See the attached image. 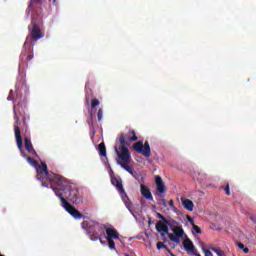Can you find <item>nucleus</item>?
<instances>
[{
    "instance_id": "nucleus-1",
    "label": "nucleus",
    "mask_w": 256,
    "mask_h": 256,
    "mask_svg": "<svg viewBox=\"0 0 256 256\" xmlns=\"http://www.w3.org/2000/svg\"><path fill=\"white\" fill-rule=\"evenodd\" d=\"M69 187H70L69 189L63 190L61 189V186H58V188L52 186V191H54L56 197L60 199L61 207H63L65 211L69 213V215L74 217V219H78V220L85 219V216L81 214V212H79V210H77L75 206L71 205V203H73L74 205H79V203H81L82 199H81V195H79V190L72 189L71 182H69ZM61 191L63 193H67V191H69V195L66 196V199L65 197H63V193H61ZM67 199L71 203L67 202Z\"/></svg>"
},
{
    "instance_id": "nucleus-2",
    "label": "nucleus",
    "mask_w": 256,
    "mask_h": 256,
    "mask_svg": "<svg viewBox=\"0 0 256 256\" xmlns=\"http://www.w3.org/2000/svg\"><path fill=\"white\" fill-rule=\"evenodd\" d=\"M120 147H115V153L118 156V165L125 169L127 173H130L133 177H135V171H133V167L129 166L131 163V153L129 152V142H127V136L125 134H120L119 136Z\"/></svg>"
},
{
    "instance_id": "nucleus-3",
    "label": "nucleus",
    "mask_w": 256,
    "mask_h": 256,
    "mask_svg": "<svg viewBox=\"0 0 256 256\" xmlns=\"http://www.w3.org/2000/svg\"><path fill=\"white\" fill-rule=\"evenodd\" d=\"M28 30L31 41L30 43H24V51L20 55V58L25 59L26 57V60L33 61V47L35 46V43H37V41L45 37V34L41 32V28H39V25H37V22H35V20H32V26H28Z\"/></svg>"
},
{
    "instance_id": "nucleus-4",
    "label": "nucleus",
    "mask_w": 256,
    "mask_h": 256,
    "mask_svg": "<svg viewBox=\"0 0 256 256\" xmlns=\"http://www.w3.org/2000/svg\"><path fill=\"white\" fill-rule=\"evenodd\" d=\"M36 170L37 173H40V175L44 174L47 177L48 181L51 183V187H53V185H57V187H61L62 191L70 188L69 180L62 175L49 173L47 164L45 162H42L41 165L39 164Z\"/></svg>"
},
{
    "instance_id": "nucleus-5",
    "label": "nucleus",
    "mask_w": 256,
    "mask_h": 256,
    "mask_svg": "<svg viewBox=\"0 0 256 256\" xmlns=\"http://www.w3.org/2000/svg\"><path fill=\"white\" fill-rule=\"evenodd\" d=\"M81 228L86 231V235H88L91 241H100V243L104 245L105 241H103L102 237L105 233V226L97 221H94L92 224H90L89 221H83Z\"/></svg>"
},
{
    "instance_id": "nucleus-6",
    "label": "nucleus",
    "mask_w": 256,
    "mask_h": 256,
    "mask_svg": "<svg viewBox=\"0 0 256 256\" xmlns=\"http://www.w3.org/2000/svg\"><path fill=\"white\" fill-rule=\"evenodd\" d=\"M14 135L16 139L17 147L20 151V153H23V138L21 137V128L19 127V123H21V120L19 118V115H17V106H14Z\"/></svg>"
},
{
    "instance_id": "nucleus-7",
    "label": "nucleus",
    "mask_w": 256,
    "mask_h": 256,
    "mask_svg": "<svg viewBox=\"0 0 256 256\" xmlns=\"http://www.w3.org/2000/svg\"><path fill=\"white\" fill-rule=\"evenodd\" d=\"M111 183L116 187L123 203L126 205L127 209H129V196L127 195V192H125V188H123V180L121 178H112Z\"/></svg>"
},
{
    "instance_id": "nucleus-8",
    "label": "nucleus",
    "mask_w": 256,
    "mask_h": 256,
    "mask_svg": "<svg viewBox=\"0 0 256 256\" xmlns=\"http://www.w3.org/2000/svg\"><path fill=\"white\" fill-rule=\"evenodd\" d=\"M105 231V239L108 241V247L109 249L115 251V240L119 239V231H117V229H115L113 226L106 228Z\"/></svg>"
},
{
    "instance_id": "nucleus-9",
    "label": "nucleus",
    "mask_w": 256,
    "mask_h": 256,
    "mask_svg": "<svg viewBox=\"0 0 256 256\" xmlns=\"http://www.w3.org/2000/svg\"><path fill=\"white\" fill-rule=\"evenodd\" d=\"M133 149L136 153H140L144 157H151V146H149V142L146 141L143 145V141H138L133 144Z\"/></svg>"
},
{
    "instance_id": "nucleus-10",
    "label": "nucleus",
    "mask_w": 256,
    "mask_h": 256,
    "mask_svg": "<svg viewBox=\"0 0 256 256\" xmlns=\"http://www.w3.org/2000/svg\"><path fill=\"white\" fill-rule=\"evenodd\" d=\"M172 231L174 234H168L170 241H173V243H179L183 235H185V230H183V227L181 226H175L172 228Z\"/></svg>"
},
{
    "instance_id": "nucleus-11",
    "label": "nucleus",
    "mask_w": 256,
    "mask_h": 256,
    "mask_svg": "<svg viewBox=\"0 0 256 256\" xmlns=\"http://www.w3.org/2000/svg\"><path fill=\"white\" fill-rule=\"evenodd\" d=\"M43 4L42 0H30L28 6V12L35 11V13H41V5Z\"/></svg>"
},
{
    "instance_id": "nucleus-12",
    "label": "nucleus",
    "mask_w": 256,
    "mask_h": 256,
    "mask_svg": "<svg viewBox=\"0 0 256 256\" xmlns=\"http://www.w3.org/2000/svg\"><path fill=\"white\" fill-rule=\"evenodd\" d=\"M24 146L26 151L33 157H38L37 152L35 151V148H33V143H31V139L29 137H24Z\"/></svg>"
},
{
    "instance_id": "nucleus-13",
    "label": "nucleus",
    "mask_w": 256,
    "mask_h": 256,
    "mask_svg": "<svg viewBox=\"0 0 256 256\" xmlns=\"http://www.w3.org/2000/svg\"><path fill=\"white\" fill-rule=\"evenodd\" d=\"M183 247L185 249V251L187 253H189L191 255V253H195V245L193 244V242L191 241V239L186 238L183 241Z\"/></svg>"
},
{
    "instance_id": "nucleus-14",
    "label": "nucleus",
    "mask_w": 256,
    "mask_h": 256,
    "mask_svg": "<svg viewBox=\"0 0 256 256\" xmlns=\"http://www.w3.org/2000/svg\"><path fill=\"white\" fill-rule=\"evenodd\" d=\"M155 183L158 191L156 195L159 196V193H165V183H163L161 176H155Z\"/></svg>"
},
{
    "instance_id": "nucleus-15",
    "label": "nucleus",
    "mask_w": 256,
    "mask_h": 256,
    "mask_svg": "<svg viewBox=\"0 0 256 256\" xmlns=\"http://www.w3.org/2000/svg\"><path fill=\"white\" fill-rule=\"evenodd\" d=\"M141 195L144 196L148 201H153V194H151V190L145 186L144 184L140 185Z\"/></svg>"
},
{
    "instance_id": "nucleus-16",
    "label": "nucleus",
    "mask_w": 256,
    "mask_h": 256,
    "mask_svg": "<svg viewBox=\"0 0 256 256\" xmlns=\"http://www.w3.org/2000/svg\"><path fill=\"white\" fill-rule=\"evenodd\" d=\"M156 231H158V233H165L166 235H169V224L159 221L156 224Z\"/></svg>"
},
{
    "instance_id": "nucleus-17",
    "label": "nucleus",
    "mask_w": 256,
    "mask_h": 256,
    "mask_svg": "<svg viewBox=\"0 0 256 256\" xmlns=\"http://www.w3.org/2000/svg\"><path fill=\"white\" fill-rule=\"evenodd\" d=\"M21 153V156L24 157V159H27V162L32 166L34 167V169H37L39 167V162H37V160L31 158V157H28L22 150Z\"/></svg>"
},
{
    "instance_id": "nucleus-18",
    "label": "nucleus",
    "mask_w": 256,
    "mask_h": 256,
    "mask_svg": "<svg viewBox=\"0 0 256 256\" xmlns=\"http://www.w3.org/2000/svg\"><path fill=\"white\" fill-rule=\"evenodd\" d=\"M182 205L187 211H193V208L195 207V204H193V201L190 199H184L182 200Z\"/></svg>"
},
{
    "instance_id": "nucleus-19",
    "label": "nucleus",
    "mask_w": 256,
    "mask_h": 256,
    "mask_svg": "<svg viewBox=\"0 0 256 256\" xmlns=\"http://www.w3.org/2000/svg\"><path fill=\"white\" fill-rule=\"evenodd\" d=\"M98 152L100 157H107V147H105V142H101L98 145Z\"/></svg>"
},
{
    "instance_id": "nucleus-20",
    "label": "nucleus",
    "mask_w": 256,
    "mask_h": 256,
    "mask_svg": "<svg viewBox=\"0 0 256 256\" xmlns=\"http://www.w3.org/2000/svg\"><path fill=\"white\" fill-rule=\"evenodd\" d=\"M125 133H122V135H124ZM130 135H133L132 137H127V134H125L126 136V143L127 141H138L139 140V137H137V135H135V130H131L129 132Z\"/></svg>"
},
{
    "instance_id": "nucleus-21",
    "label": "nucleus",
    "mask_w": 256,
    "mask_h": 256,
    "mask_svg": "<svg viewBox=\"0 0 256 256\" xmlns=\"http://www.w3.org/2000/svg\"><path fill=\"white\" fill-rule=\"evenodd\" d=\"M207 174L205 173H198V177L197 180L199 181V183H205L207 182Z\"/></svg>"
},
{
    "instance_id": "nucleus-22",
    "label": "nucleus",
    "mask_w": 256,
    "mask_h": 256,
    "mask_svg": "<svg viewBox=\"0 0 256 256\" xmlns=\"http://www.w3.org/2000/svg\"><path fill=\"white\" fill-rule=\"evenodd\" d=\"M220 189H223V191H225V193L228 197H229V195H231V188L229 187L228 182H226L225 186H221Z\"/></svg>"
},
{
    "instance_id": "nucleus-23",
    "label": "nucleus",
    "mask_w": 256,
    "mask_h": 256,
    "mask_svg": "<svg viewBox=\"0 0 256 256\" xmlns=\"http://www.w3.org/2000/svg\"><path fill=\"white\" fill-rule=\"evenodd\" d=\"M157 217L158 219H161L163 223H165L166 225H171V223H169V220H167V218H165V216H163V214L161 213H157Z\"/></svg>"
},
{
    "instance_id": "nucleus-24",
    "label": "nucleus",
    "mask_w": 256,
    "mask_h": 256,
    "mask_svg": "<svg viewBox=\"0 0 256 256\" xmlns=\"http://www.w3.org/2000/svg\"><path fill=\"white\" fill-rule=\"evenodd\" d=\"M192 233H196L197 235H201V228L199 227V226H197V225H195V224H193V226H192Z\"/></svg>"
},
{
    "instance_id": "nucleus-25",
    "label": "nucleus",
    "mask_w": 256,
    "mask_h": 256,
    "mask_svg": "<svg viewBox=\"0 0 256 256\" xmlns=\"http://www.w3.org/2000/svg\"><path fill=\"white\" fill-rule=\"evenodd\" d=\"M98 105H99V99L97 98L92 99V102H91L92 109H95V107H98Z\"/></svg>"
},
{
    "instance_id": "nucleus-26",
    "label": "nucleus",
    "mask_w": 256,
    "mask_h": 256,
    "mask_svg": "<svg viewBox=\"0 0 256 256\" xmlns=\"http://www.w3.org/2000/svg\"><path fill=\"white\" fill-rule=\"evenodd\" d=\"M211 250L214 253H216V255H218V256H223L224 255L223 251L221 249H219V248H211Z\"/></svg>"
},
{
    "instance_id": "nucleus-27",
    "label": "nucleus",
    "mask_w": 256,
    "mask_h": 256,
    "mask_svg": "<svg viewBox=\"0 0 256 256\" xmlns=\"http://www.w3.org/2000/svg\"><path fill=\"white\" fill-rule=\"evenodd\" d=\"M98 121H101L103 119V109L99 108L97 113Z\"/></svg>"
},
{
    "instance_id": "nucleus-28",
    "label": "nucleus",
    "mask_w": 256,
    "mask_h": 256,
    "mask_svg": "<svg viewBox=\"0 0 256 256\" xmlns=\"http://www.w3.org/2000/svg\"><path fill=\"white\" fill-rule=\"evenodd\" d=\"M157 249H165L166 245L163 242H158L156 244Z\"/></svg>"
},
{
    "instance_id": "nucleus-29",
    "label": "nucleus",
    "mask_w": 256,
    "mask_h": 256,
    "mask_svg": "<svg viewBox=\"0 0 256 256\" xmlns=\"http://www.w3.org/2000/svg\"><path fill=\"white\" fill-rule=\"evenodd\" d=\"M85 99H86V103L89 105V101H90L91 97L89 96V92L88 91H86Z\"/></svg>"
},
{
    "instance_id": "nucleus-30",
    "label": "nucleus",
    "mask_w": 256,
    "mask_h": 256,
    "mask_svg": "<svg viewBox=\"0 0 256 256\" xmlns=\"http://www.w3.org/2000/svg\"><path fill=\"white\" fill-rule=\"evenodd\" d=\"M188 222L191 223L192 227L195 225V221L191 218V216H187Z\"/></svg>"
},
{
    "instance_id": "nucleus-31",
    "label": "nucleus",
    "mask_w": 256,
    "mask_h": 256,
    "mask_svg": "<svg viewBox=\"0 0 256 256\" xmlns=\"http://www.w3.org/2000/svg\"><path fill=\"white\" fill-rule=\"evenodd\" d=\"M204 255H205V256H213V253L210 252V250H205V251H204Z\"/></svg>"
},
{
    "instance_id": "nucleus-32",
    "label": "nucleus",
    "mask_w": 256,
    "mask_h": 256,
    "mask_svg": "<svg viewBox=\"0 0 256 256\" xmlns=\"http://www.w3.org/2000/svg\"><path fill=\"white\" fill-rule=\"evenodd\" d=\"M250 219H251V221H252L253 223H256V216H255V215L251 214V215H250Z\"/></svg>"
},
{
    "instance_id": "nucleus-33",
    "label": "nucleus",
    "mask_w": 256,
    "mask_h": 256,
    "mask_svg": "<svg viewBox=\"0 0 256 256\" xmlns=\"http://www.w3.org/2000/svg\"><path fill=\"white\" fill-rule=\"evenodd\" d=\"M237 246H238V249H245V244L243 243H238Z\"/></svg>"
},
{
    "instance_id": "nucleus-34",
    "label": "nucleus",
    "mask_w": 256,
    "mask_h": 256,
    "mask_svg": "<svg viewBox=\"0 0 256 256\" xmlns=\"http://www.w3.org/2000/svg\"><path fill=\"white\" fill-rule=\"evenodd\" d=\"M161 203L164 207H167V200L161 199Z\"/></svg>"
},
{
    "instance_id": "nucleus-35",
    "label": "nucleus",
    "mask_w": 256,
    "mask_h": 256,
    "mask_svg": "<svg viewBox=\"0 0 256 256\" xmlns=\"http://www.w3.org/2000/svg\"><path fill=\"white\" fill-rule=\"evenodd\" d=\"M164 249L169 253V255H171V250L169 249V247L165 246Z\"/></svg>"
},
{
    "instance_id": "nucleus-36",
    "label": "nucleus",
    "mask_w": 256,
    "mask_h": 256,
    "mask_svg": "<svg viewBox=\"0 0 256 256\" xmlns=\"http://www.w3.org/2000/svg\"><path fill=\"white\" fill-rule=\"evenodd\" d=\"M190 255L201 256V254L197 253V250H194V253H191Z\"/></svg>"
},
{
    "instance_id": "nucleus-37",
    "label": "nucleus",
    "mask_w": 256,
    "mask_h": 256,
    "mask_svg": "<svg viewBox=\"0 0 256 256\" xmlns=\"http://www.w3.org/2000/svg\"><path fill=\"white\" fill-rule=\"evenodd\" d=\"M169 205H170V207H173V205H175V202L173 200H170Z\"/></svg>"
},
{
    "instance_id": "nucleus-38",
    "label": "nucleus",
    "mask_w": 256,
    "mask_h": 256,
    "mask_svg": "<svg viewBox=\"0 0 256 256\" xmlns=\"http://www.w3.org/2000/svg\"><path fill=\"white\" fill-rule=\"evenodd\" d=\"M243 253H249V248H243Z\"/></svg>"
},
{
    "instance_id": "nucleus-39",
    "label": "nucleus",
    "mask_w": 256,
    "mask_h": 256,
    "mask_svg": "<svg viewBox=\"0 0 256 256\" xmlns=\"http://www.w3.org/2000/svg\"><path fill=\"white\" fill-rule=\"evenodd\" d=\"M22 121H23V123L25 125V123H27V118L23 117Z\"/></svg>"
},
{
    "instance_id": "nucleus-40",
    "label": "nucleus",
    "mask_w": 256,
    "mask_h": 256,
    "mask_svg": "<svg viewBox=\"0 0 256 256\" xmlns=\"http://www.w3.org/2000/svg\"><path fill=\"white\" fill-rule=\"evenodd\" d=\"M89 125H93V118L90 119V121L88 122Z\"/></svg>"
},
{
    "instance_id": "nucleus-41",
    "label": "nucleus",
    "mask_w": 256,
    "mask_h": 256,
    "mask_svg": "<svg viewBox=\"0 0 256 256\" xmlns=\"http://www.w3.org/2000/svg\"><path fill=\"white\" fill-rule=\"evenodd\" d=\"M42 187H48V185L45 182H43Z\"/></svg>"
},
{
    "instance_id": "nucleus-42",
    "label": "nucleus",
    "mask_w": 256,
    "mask_h": 256,
    "mask_svg": "<svg viewBox=\"0 0 256 256\" xmlns=\"http://www.w3.org/2000/svg\"><path fill=\"white\" fill-rule=\"evenodd\" d=\"M153 221H151V219H149L148 221V225H152Z\"/></svg>"
},
{
    "instance_id": "nucleus-43",
    "label": "nucleus",
    "mask_w": 256,
    "mask_h": 256,
    "mask_svg": "<svg viewBox=\"0 0 256 256\" xmlns=\"http://www.w3.org/2000/svg\"><path fill=\"white\" fill-rule=\"evenodd\" d=\"M50 1H52L53 3H55L57 0H50Z\"/></svg>"
},
{
    "instance_id": "nucleus-44",
    "label": "nucleus",
    "mask_w": 256,
    "mask_h": 256,
    "mask_svg": "<svg viewBox=\"0 0 256 256\" xmlns=\"http://www.w3.org/2000/svg\"><path fill=\"white\" fill-rule=\"evenodd\" d=\"M86 87H89V83L86 84Z\"/></svg>"
}]
</instances>
